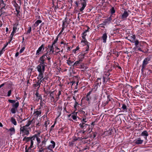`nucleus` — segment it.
Segmentation results:
<instances>
[{
	"label": "nucleus",
	"mask_w": 152,
	"mask_h": 152,
	"mask_svg": "<svg viewBox=\"0 0 152 152\" xmlns=\"http://www.w3.org/2000/svg\"><path fill=\"white\" fill-rule=\"evenodd\" d=\"M38 62L39 64L36 67L37 71L39 73L37 79H42L43 77L45 67L47 66V63L44 60L42 61L40 59H39Z\"/></svg>",
	"instance_id": "nucleus-1"
},
{
	"label": "nucleus",
	"mask_w": 152,
	"mask_h": 152,
	"mask_svg": "<svg viewBox=\"0 0 152 152\" xmlns=\"http://www.w3.org/2000/svg\"><path fill=\"white\" fill-rule=\"evenodd\" d=\"M87 2L88 0H80L76 1L75 2L76 5L75 6L79 8L80 5V4L82 7L79 9V10L80 11L82 12L86 7Z\"/></svg>",
	"instance_id": "nucleus-2"
},
{
	"label": "nucleus",
	"mask_w": 152,
	"mask_h": 152,
	"mask_svg": "<svg viewBox=\"0 0 152 152\" xmlns=\"http://www.w3.org/2000/svg\"><path fill=\"white\" fill-rule=\"evenodd\" d=\"M151 62V58L149 57H147L143 60L142 65L141 72L142 73H143L145 69L146 65Z\"/></svg>",
	"instance_id": "nucleus-3"
},
{
	"label": "nucleus",
	"mask_w": 152,
	"mask_h": 152,
	"mask_svg": "<svg viewBox=\"0 0 152 152\" xmlns=\"http://www.w3.org/2000/svg\"><path fill=\"white\" fill-rule=\"evenodd\" d=\"M92 100L93 103L95 104L99 105L100 101V99H99V96L98 94H93L92 98Z\"/></svg>",
	"instance_id": "nucleus-4"
},
{
	"label": "nucleus",
	"mask_w": 152,
	"mask_h": 152,
	"mask_svg": "<svg viewBox=\"0 0 152 152\" xmlns=\"http://www.w3.org/2000/svg\"><path fill=\"white\" fill-rule=\"evenodd\" d=\"M95 83H96L93 86V88L91 90L92 91L94 92H95L97 90L98 85H99V86L100 85H101V78H98L96 80Z\"/></svg>",
	"instance_id": "nucleus-5"
},
{
	"label": "nucleus",
	"mask_w": 152,
	"mask_h": 152,
	"mask_svg": "<svg viewBox=\"0 0 152 152\" xmlns=\"http://www.w3.org/2000/svg\"><path fill=\"white\" fill-rule=\"evenodd\" d=\"M48 140V139L45 137L42 139L41 142L39 145V147L41 148H46V143Z\"/></svg>",
	"instance_id": "nucleus-6"
},
{
	"label": "nucleus",
	"mask_w": 152,
	"mask_h": 152,
	"mask_svg": "<svg viewBox=\"0 0 152 152\" xmlns=\"http://www.w3.org/2000/svg\"><path fill=\"white\" fill-rule=\"evenodd\" d=\"M19 106V102L18 101L13 104L12 105V108L11 109L10 111L13 114H15Z\"/></svg>",
	"instance_id": "nucleus-7"
},
{
	"label": "nucleus",
	"mask_w": 152,
	"mask_h": 152,
	"mask_svg": "<svg viewBox=\"0 0 152 152\" xmlns=\"http://www.w3.org/2000/svg\"><path fill=\"white\" fill-rule=\"evenodd\" d=\"M28 128L25 126L21 127L20 128V132L24 135H28L29 134Z\"/></svg>",
	"instance_id": "nucleus-8"
},
{
	"label": "nucleus",
	"mask_w": 152,
	"mask_h": 152,
	"mask_svg": "<svg viewBox=\"0 0 152 152\" xmlns=\"http://www.w3.org/2000/svg\"><path fill=\"white\" fill-rule=\"evenodd\" d=\"M83 39L81 41V42H83L84 43L85 45H86V50L84 51L85 52H87L89 50V45L90 43L88 42L86 38H82Z\"/></svg>",
	"instance_id": "nucleus-9"
},
{
	"label": "nucleus",
	"mask_w": 152,
	"mask_h": 152,
	"mask_svg": "<svg viewBox=\"0 0 152 152\" xmlns=\"http://www.w3.org/2000/svg\"><path fill=\"white\" fill-rule=\"evenodd\" d=\"M45 49V45L44 44H42L40 47H39L38 49L37 50L36 53V55L39 56L43 52V51Z\"/></svg>",
	"instance_id": "nucleus-10"
},
{
	"label": "nucleus",
	"mask_w": 152,
	"mask_h": 152,
	"mask_svg": "<svg viewBox=\"0 0 152 152\" xmlns=\"http://www.w3.org/2000/svg\"><path fill=\"white\" fill-rule=\"evenodd\" d=\"M38 79V80L37 82H36V83L34 84H33V86L34 87H38L39 88L40 86V84L41 83L42 81L44 80H45L46 79L45 77L43 78L42 79Z\"/></svg>",
	"instance_id": "nucleus-11"
},
{
	"label": "nucleus",
	"mask_w": 152,
	"mask_h": 152,
	"mask_svg": "<svg viewBox=\"0 0 152 152\" xmlns=\"http://www.w3.org/2000/svg\"><path fill=\"white\" fill-rule=\"evenodd\" d=\"M129 15V13L126 11H124V12L121 14V18L123 20H126L127 17Z\"/></svg>",
	"instance_id": "nucleus-12"
},
{
	"label": "nucleus",
	"mask_w": 152,
	"mask_h": 152,
	"mask_svg": "<svg viewBox=\"0 0 152 152\" xmlns=\"http://www.w3.org/2000/svg\"><path fill=\"white\" fill-rule=\"evenodd\" d=\"M50 143L52 144L51 145H50L47 146V148L50 151H52V150L54 148L55 146V142L51 140L50 141Z\"/></svg>",
	"instance_id": "nucleus-13"
},
{
	"label": "nucleus",
	"mask_w": 152,
	"mask_h": 152,
	"mask_svg": "<svg viewBox=\"0 0 152 152\" xmlns=\"http://www.w3.org/2000/svg\"><path fill=\"white\" fill-rule=\"evenodd\" d=\"M48 53H49V52H48V51L47 53L44 54L41 56L40 57L39 59H40V60L42 61L44 60V61L46 62V58H47V56L48 55Z\"/></svg>",
	"instance_id": "nucleus-14"
},
{
	"label": "nucleus",
	"mask_w": 152,
	"mask_h": 152,
	"mask_svg": "<svg viewBox=\"0 0 152 152\" xmlns=\"http://www.w3.org/2000/svg\"><path fill=\"white\" fill-rule=\"evenodd\" d=\"M48 48H50V51H49V55H50L51 54H53L54 52V45H48Z\"/></svg>",
	"instance_id": "nucleus-15"
},
{
	"label": "nucleus",
	"mask_w": 152,
	"mask_h": 152,
	"mask_svg": "<svg viewBox=\"0 0 152 152\" xmlns=\"http://www.w3.org/2000/svg\"><path fill=\"white\" fill-rule=\"evenodd\" d=\"M134 43L135 47L133 48V50H136L137 48H138L139 46H141V43L139 42V41L137 39H136Z\"/></svg>",
	"instance_id": "nucleus-16"
},
{
	"label": "nucleus",
	"mask_w": 152,
	"mask_h": 152,
	"mask_svg": "<svg viewBox=\"0 0 152 152\" xmlns=\"http://www.w3.org/2000/svg\"><path fill=\"white\" fill-rule=\"evenodd\" d=\"M148 133L146 130L143 131L140 134V135L143 137L145 140L147 139V137L148 136Z\"/></svg>",
	"instance_id": "nucleus-17"
},
{
	"label": "nucleus",
	"mask_w": 152,
	"mask_h": 152,
	"mask_svg": "<svg viewBox=\"0 0 152 152\" xmlns=\"http://www.w3.org/2000/svg\"><path fill=\"white\" fill-rule=\"evenodd\" d=\"M87 53V52H85L84 54L81 53L79 55L78 58L80 61L82 62L83 61L85 55Z\"/></svg>",
	"instance_id": "nucleus-18"
},
{
	"label": "nucleus",
	"mask_w": 152,
	"mask_h": 152,
	"mask_svg": "<svg viewBox=\"0 0 152 152\" xmlns=\"http://www.w3.org/2000/svg\"><path fill=\"white\" fill-rule=\"evenodd\" d=\"M78 140V139L76 137H74L73 138H72V141L69 142V145L70 146H73L74 144V142Z\"/></svg>",
	"instance_id": "nucleus-19"
},
{
	"label": "nucleus",
	"mask_w": 152,
	"mask_h": 152,
	"mask_svg": "<svg viewBox=\"0 0 152 152\" xmlns=\"http://www.w3.org/2000/svg\"><path fill=\"white\" fill-rule=\"evenodd\" d=\"M122 106L121 107L120 110L122 112H126L127 111V106L126 104H122Z\"/></svg>",
	"instance_id": "nucleus-20"
},
{
	"label": "nucleus",
	"mask_w": 152,
	"mask_h": 152,
	"mask_svg": "<svg viewBox=\"0 0 152 152\" xmlns=\"http://www.w3.org/2000/svg\"><path fill=\"white\" fill-rule=\"evenodd\" d=\"M79 126L81 129H86L87 126H88L89 127L90 126V125L87 124H84L83 123H80L79 124Z\"/></svg>",
	"instance_id": "nucleus-21"
},
{
	"label": "nucleus",
	"mask_w": 152,
	"mask_h": 152,
	"mask_svg": "<svg viewBox=\"0 0 152 152\" xmlns=\"http://www.w3.org/2000/svg\"><path fill=\"white\" fill-rule=\"evenodd\" d=\"M77 112H74L72 113V115L71 117L75 121H77Z\"/></svg>",
	"instance_id": "nucleus-22"
},
{
	"label": "nucleus",
	"mask_w": 152,
	"mask_h": 152,
	"mask_svg": "<svg viewBox=\"0 0 152 152\" xmlns=\"http://www.w3.org/2000/svg\"><path fill=\"white\" fill-rule=\"evenodd\" d=\"M107 35L106 33H105L103 34L102 37V39L103 41V42L104 43H106V40L107 38Z\"/></svg>",
	"instance_id": "nucleus-23"
},
{
	"label": "nucleus",
	"mask_w": 152,
	"mask_h": 152,
	"mask_svg": "<svg viewBox=\"0 0 152 152\" xmlns=\"http://www.w3.org/2000/svg\"><path fill=\"white\" fill-rule=\"evenodd\" d=\"M35 95L37 97L36 100L37 101H39V99H42V96L38 93L37 90V91L36 93L35 94Z\"/></svg>",
	"instance_id": "nucleus-24"
},
{
	"label": "nucleus",
	"mask_w": 152,
	"mask_h": 152,
	"mask_svg": "<svg viewBox=\"0 0 152 152\" xmlns=\"http://www.w3.org/2000/svg\"><path fill=\"white\" fill-rule=\"evenodd\" d=\"M143 142V140H142L140 138H139L135 140V143L137 144H141Z\"/></svg>",
	"instance_id": "nucleus-25"
},
{
	"label": "nucleus",
	"mask_w": 152,
	"mask_h": 152,
	"mask_svg": "<svg viewBox=\"0 0 152 152\" xmlns=\"http://www.w3.org/2000/svg\"><path fill=\"white\" fill-rule=\"evenodd\" d=\"M40 134V132H38V133L36 134V140L37 142V143L38 145L41 142L40 139L39 137Z\"/></svg>",
	"instance_id": "nucleus-26"
},
{
	"label": "nucleus",
	"mask_w": 152,
	"mask_h": 152,
	"mask_svg": "<svg viewBox=\"0 0 152 152\" xmlns=\"http://www.w3.org/2000/svg\"><path fill=\"white\" fill-rule=\"evenodd\" d=\"M42 113V110H37L34 111V114H35V116L37 115V117L38 116H41Z\"/></svg>",
	"instance_id": "nucleus-27"
},
{
	"label": "nucleus",
	"mask_w": 152,
	"mask_h": 152,
	"mask_svg": "<svg viewBox=\"0 0 152 152\" xmlns=\"http://www.w3.org/2000/svg\"><path fill=\"white\" fill-rule=\"evenodd\" d=\"M42 22V21L40 20H37L34 23V27H36L39 24Z\"/></svg>",
	"instance_id": "nucleus-28"
},
{
	"label": "nucleus",
	"mask_w": 152,
	"mask_h": 152,
	"mask_svg": "<svg viewBox=\"0 0 152 152\" xmlns=\"http://www.w3.org/2000/svg\"><path fill=\"white\" fill-rule=\"evenodd\" d=\"M110 15L111 16H113L115 15L114 14L115 12V10L114 7H112L110 10Z\"/></svg>",
	"instance_id": "nucleus-29"
},
{
	"label": "nucleus",
	"mask_w": 152,
	"mask_h": 152,
	"mask_svg": "<svg viewBox=\"0 0 152 152\" xmlns=\"http://www.w3.org/2000/svg\"><path fill=\"white\" fill-rule=\"evenodd\" d=\"M86 115L83 116L82 119H80L81 122L80 123H83L84 124H86V123L87 122L86 120Z\"/></svg>",
	"instance_id": "nucleus-30"
},
{
	"label": "nucleus",
	"mask_w": 152,
	"mask_h": 152,
	"mask_svg": "<svg viewBox=\"0 0 152 152\" xmlns=\"http://www.w3.org/2000/svg\"><path fill=\"white\" fill-rule=\"evenodd\" d=\"M31 140V137H25L23 139V141H25L26 143L30 141Z\"/></svg>",
	"instance_id": "nucleus-31"
},
{
	"label": "nucleus",
	"mask_w": 152,
	"mask_h": 152,
	"mask_svg": "<svg viewBox=\"0 0 152 152\" xmlns=\"http://www.w3.org/2000/svg\"><path fill=\"white\" fill-rule=\"evenodd\" d=\"M11 121L12 123L15 125H16L17 124V122L15 118L13 117H11Z\"/></svg>",
	"instance_id": "nucleus-32"
},
{
	"label": "nucleus",
	"mask_w": 152,
	"mask_h": 152,
	"mask_svg": "<svg viewBox=\"0 0 152 152\" xmlns=\"http://www.w3.org/2000/svg\"><path fill=\"white\" fill-rule=\"evenodd\" d=\"M97 133L96 132H92L91 134L90 137L91 138L94 139L96 137L97 135Z\"/></svg>",
	"instance_id": "nucleus-33"
},
{
	"label": "nucleus",
	"mask_w": 152,
	"mask_h": 152,
	"mask_svg": "<svg viewBox=\"0 0 152 152\" xmlns=\"http://www.w3.org/2000/svg\"><path fill=\"white\" fill-rule=\"evenodd\" d=\"M142 46L141 45V46H140V47H138V48H137L135 50L137 51H139L144 53H147V51L145 52L142 50L143 48H142Z\"/></svg>",
	"instance_id": "nucleus-34"
},
{
	"label": "nucleus",
	"mask_w": 152,
	"mask_h": 152,
	"mask_svg": "<svg viewBox=\"0 0 152 152\" xmlns=\"http://www.w3.org/2000/svg\"><path fill=\"white\" fill-rule=\"evenodd\" d=\"M9 131L11 132L10 133V135H12L15 133V129L14 128H12L9 129Z\"/></svg>",
	"instance_id": "nucleus-35"
},
{
	"label": "nucleus",
	"mask_w": 152,
	"mask_h": 152,
	"mask_svg": "<svg viewBox=\"0 0 152 152\" xmlns=\"http://www.w3.org/2000/svg\"><path fill=\"white\" fill-rule=\"evenodd\" d=\"M66 18L64 20H63L62 21V24H64V26H66V28L68 26L69 23L67 22V21L66 20Z\"/></svg>",
	"instance_id": "nucleus-36"
},
{
	"label": "nucleus",
	"mask_w": 152,
	"mask_h": 152,
	"mask_svg": "<svg viewBox=\"0 0 152 152\" xmlns=\"http://www.w3.org/2000/svg\"><path fill=\"white\" fill-rule=\"evenodd\" d=\"M70 58H69V59L68 60H67V63L69 66H73V64L74 62L73 61H72L71 60H69V59Z\"/></svg>",
	"instance_id": "nucleus-37"
},
{
	"label": "nucleus",
	"mask_w": 152,
	"mask_h": 152,
	"mask_svg": "<svg viewBox=\"0 0 152 152\" xmlns=\"http://www.w3.org/2000/svg\"><path fill=\"white\" fill-rule=\"evenodd\" d=\"M79 113L80 114H82L83 116L86 115H87V113H86L85 112L83 111L82 110H80L79 111Z\"/></svg>",
	"instance_id": "nucleus-38"
},
{
	"label": "nucleus",
	"mask_w": 152,
	"mask_h": 152,
	"mask_svg": "<svg viewBox=\"0 0 152 152\" xmlns=\"http://www.w3.org/2000/svg\"><path fill=\"white\" fill-rule=\"evenodd\" d=\"M81 62V61H80L78 60V61H76L75 63L73 64V66H76L80 64Z\"/></svg>",
	"instance_id": "nucleus-39"
},
{
	"label": "nucleus",
	"mask_w": 152,
	"mask_h": 152,
	"mask_svg": "<svg viewBox=\"0 0 152 152\" xmlns=\"http://www.w3.org/2000/svg\"><path fill=\"white\" fill-rule=\"evenodd\" d=\"M30 141H31V144L30 146L28 148V149L31 150V148L33 147L34 141L31 140Z\"/></svg>",
	"instance_id": "nucleus-40"
},
{
	"label": "nucleus",
	"mask_w": 152,
	"mask_h": 152,
	"mask_svg": "<svg viewBox=\"0 0 152 152\" xmlns=\"http://www.w3.org/2000/svg\"><path fill=\"white\" fill-rule=\"evenodd\" d=\"M58 36H57L56 38L55 39L54 41L52 42V45H55V44L57 42V41H58Z\"/></svg>",
	"instance_id": "nucleus-41"
},
{
	"label": "nucleus",
	"mask_w": 152,
	"mask_h": 152,
	"mask_svg": "<svg viewBox=\"0 0 152 152\" xmlns=\"http://www.w3.org/2000/svg\"><path fill=\"white\" fill-rule=\"evenodd\" d=\"M32 121L28 120L26 124L24 126L27 127H28L31 125Z\"/></svg>",
	"instance_id": "nucleus-42"
},
{
	"label": "nucleus",
	"mask_w": 152,
	"mask_h": 152,
	"mask_svg": "<svg viewBox=\"0 0 152 152\" xmlns=\"http://www.w3.org/2000/svg\"><path fill=\"white\" fill-rule=\"evenodd\" d=\"M36 134H35L33 136L31 137V140H32L33 141L35 140V139H36Z\"/></svg>",
	"instance_id": "nucleus-43"
},
{
	"label": "nucleus",
	"mask_w": 152,
	"mask_h": 152,
	"mask_svg": "<svg viewBox=\"0 0 152 152\" xmlns=\"http://www.w3.org/2000/svg\"><path fill=\"white\" fill-rule=\"evenodd\" d=\"M79 48L78 46L75 49L72 50V53H76V51L79 50Z\"/></svg>",
	"instance_id": "nucleus-44"
},
{
	"label": "nucleus",
	"mask_w": 152,
	"mask_h": 152,
	"mask_svg": "<svg viewBox=\"0 0 152 152\" xmlns=\"http://www.w3.org/2000/svg\"><path fill=\"white\" fill-rule=\"evenodd\" d=\"M50 124V121L48 120L47 121H46L45 123V127L47 128L48 125Z\"/></svg>",
	"instance_id": "nucleus-45"
},
{
	"label": "nucleus",
	"mask_w": 152,
	"mask_h": 152,
	"mask_svg": "<svg viewBox=\"0 0 152 152\" xmlns=\"http://www.w3.org/2000/svg\"><path fill=\"white\" fill-rule=\"evenodd\" d=\"M86 100L88 102H90L91 99L92 100V98L90 96H88V97L87 96H86Z\"/></svg>",
	"instance_id": "nucleus-46"
},
{
	"label": "nucleus",
	"mask_w": 152,
	"mask_h": 152,
	"mask_svg": "<svg viewBox=\"0 0 152 152\" xmlns=\"http://www.w3.org/2000/svg\"><path fill=\"white\" fill-rule=\"evenodd\" d=\"M80 67L81 69H84L85 70L87 69L88 68V67H87L85 66L84 64H83L80 65Z\"/></svg>",
	"instance_id": "nucleus-47"
},
{
	"label": "nucleus",
	"mask_w": 152,
	"mask_h": 152,
	"mask_svg": "<svg viewBox=\"0 0 152 152\" xmlns=\"http://www.w3.org/2000/svg\"><path fill=\"white\" fill-rule=\"evenodd\" d=\"M31 31V26L29 27L28 28V30L27 31V32L26 33L27 34H30Z\"/></svg>",
	"instance_id": "nucleus-48"
},
{
	"label": "nucleus",
	"mask_w": 152,
	"mask_h": 152,
	"mask_svg": "<svg viewBox=\"0 0 152 152\" xmlns=\"http://www.w3.org/2000/svg\"><path fill=\"white\" fill-rule=\"evenodd\" d=\"M95 121H93L92 122L91 124V130L94 128V126L95 125Z\"/></svg>",
	"instance_id": "nucleus-49"
},
{
	"label": "nucleus",
	"mask_w": 152,
	"mask_h": 152,
	"mask_svg": "<svg viewBox=\"0 0 152 152\" xmlns=\"http://www.w3.org/2000/svg\"><path fill=\"white\" fill-rule=\"evenodd\" d=\"M41 148V149H39V152H43L44 150H47V148Z\"/></svg>",
	"instance_id": "nucleus-50"
},
{
	"label": "nucleus",
	"mask_w": 152,
	"mask_h": 152,
	"mask_svg": "<svg viewBox=\"0 0 152 152\" xmlns=\"http://www.w3.org/2000/svg\"><path fill=\"white\" fill-rule=\"evenodd\" d=\"M8 101L10 103H12L13 104H14V103H15L16 102L15 100H12L10 99H9L8 100Z\"/></svg>",
	"instance_id": "nucleus-51"
},
{
	"label": "nucleus",
	"mask_w": 152,
	"mask_h": 152,
	"mask_svg": "<svg viewBox=\"0 0 152 152\" xmlns=\"http://www.w3.org/2000/svg\"><path fill=\"white\" fill-rule=\"evenodd\" d=\"M87 35V33L83 32V33L82 34V38H86V36Z\"/></svg>",
	"instance_id": "nucleus-52"
},
{
	"label": "nucleus",
	"mask_w": 152,
	"mask_h": 152,
	"mask_svg": "<svg viewBox=\"0 0 152 152\" xmlns=\"http://www.w3.org/2000/svg\"><path fill=\"white\" fill-rule=\"evenodd\" d=\"M129 39H136V37L135 35H132L131 36L129 37Z\"/></svg>",
	"instance_id": "nucleus-53"
},
{
	"label": "nucleus",
	"mask_w": 152,
	"mask_h": 152,
	"mask_svg": "<svg viewBox=\"0 0 152 152\" xmlns=\"http://www.w3.org/2000/svg\"><path fill=\"white\" fill-rule=\"evenodd\" d=\"M12 91L11 90H10L8 91L7 96L9 97L11 96Z\"/></svg>",
	"instance_id": "nucleus-54"
},
{
	"label": "nucleus",
	"mask_w": 152,
	"mask_h": 152,
	"mask_svg": "<svg viewBox=\"0 0 152 152\" xmlns=\"http://www.w3.org/2000/svg\"><path fill=\"white\" fill-rule=\"evenodd\" d=\"M15 33L14 32H13V31H12V32L10 34V36L11 39V40H12V37H13Z\"/></svg>",
	"instance_id": "nucleus-55"
},
{
	"label": "nucleus",
	"mask_w": 152,
	"mask_h": 152,
	"mask_svg": "<svg viewBox=\"0 0 152 152\" xmlns=\"http://www.w3.org/2000/svg\"><path fill=\"white\" fill-rule=\"evenodd\" d=\"M112 17H113V16H111V15H110V16L108 18H107V19L108 20V21L110 22V21L112 20Z\"/></svg>",
	"instance_id": "nucleus-56"
},
{
	"label": "nucleus",
	"mask_w": 152,
	"mask_h": 152,
	"mask_svg": "<svg viewBox=\"0 0 152 152\" xmlns=\"http://www.w3.org/2000/svg\"><path fill=\"white\" fill-rule=\"evenodd\" d=\"M53 93V92H51V93L49 95V96L51 98V99H54V98L53 96H52V94Z\"/></svg>",
	"instance_id": "nucleus-57"
},
{
	"label": "nucleus",
	"mask_w": 152,
	"mask_h": 152,
	"mask_svg": "<svg viewBox=\"0 0 152 152\" xmlns=\"http://www.w3.org/2000/svg\"><path fill=\"white\" fill-rule=\"evenodd\" d=\"M25 49V47H22L21 49L19 51V52L20 53H22L23 51L24 50V49Z\"/></svg>",
	"instance_id": "nucleus-58"
},
{
	"label": "nucleus",
	"mask_w": 152,
	"mask_h": 152,
	"mask_svg": "<svg viewBox=\"0 0 152 152\" xmlns=\"http://www.w3.org/2000/svg\"><path fill=\"white\" fill-rule=\"evenodd\" d=\"M78 105V102H77L75 101V105L74 106V108L75 109H76V107Z\"/></svg>",
	"instance_id": "nucleus-59"
},
{
	"label": "nucleus",
	"mask_w": 152,
	"mask_h": 152,
	"mask_svg": "<svg viewBox=\"0 0 152 152\" xmlns=\"http://www.w3.org/2000/svg\"><path fill=\"white\" fill-rule=\"evenodd\" d=\"M51 57L50 56V55H49L48 54V56H47V58H46V60L47 59H48V60L49 61V62L51 59Z\"/></svg>",
	"instance_id": "nucleus-60"
},
{
	"label": "nucleus",
	"mask_w": 152,
	"mask_h": 152,
	"mask_svg": "<svg viewBox=\"0 0 152 152\" xmlns=\"http://www.w3.org/2000/svg\"><path fill=\"white\" fill-rule=\"evenodd\" d=\"M17 29V28L16 27V26H14L13 27V28L12 31L14 32H15V33Z\"/></svg>",
	"instance_id": "nucleus-61"
},
{
	"label": "nucleus",
	"mask_w": 152,
	"mask_h": 152,
	"mask_svg": "<svg viewBox=\"0 0 152 152\" xmlns=\"http://www.w3.org/2000/svg\"><path fill=\"white\" fill-rule=\"evenodd\" d=\"M41 123L39 122V121L38 123L36 124V127L38 128L39 126L41 125Z\"/></svg>",
	"instance_id": "nucleus-62"
},
{
	"label": "nucleus",
	"mask_w": 152,
	"mask_h": 152,
	"mask_svg": "<svg viewBox=\"0 0 152 152\" xmlns=\"http://www.w3.org/2000/svg\"><path fill=\"white\" fill-rule=\"evenodd\" d=\"M62 28L61 29V31H63L64 30L65 28H66V26H64V24H62Z\"/></svg>",
	"instance_id": "nucleus-63"
},
{
	"label": "nucleus",
	"mask_w": 152,
	"mask_h": 152,
	"mask_svg": "<svg viewBox=\"0 0 152 152\" xmlns=\"http://www.w3.org/2000/svg\"><path fill=\"white\" fill-rule=\"evenodd\" d=\"M51 92L50 91H49L48 90V89H47L46 92H45V93L47 95L48 94H50L51 93Z\"/></svg>",
	"instance_id": "nucleus-64"
}]
</instances>
